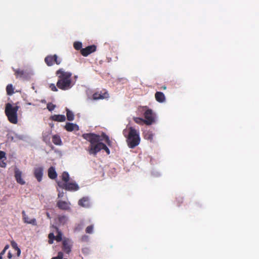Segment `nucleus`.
Returning a JSON list of instances; mask_svg holds the SVG:
<instances>
[{
	"label": "nucleus",
	"mask_w": 259,
	"mask_h": 259,
	"mask_svg": "<svg viewBox=\"0 0 259 259\" xmlns=\"http://www.w3.org/2000/svg\"><path fill=\"white\" fill-rule=\"evenodd\" d=\"M82 137L90 143L88 150L90 155H96L101 150H104L107 155L110 154V151L108 147L103 143L101 138H103L105 143L109 147L112 146V142L108 136L103 133L101 136L94 133L83 134Z\"/></svg>",
	"instance_id": "1"
},
{
	"label": "nucleus",
	"mask_w": 259,
	"mask_h": 259,
	"mask_svg": "<svg viewBox=\"0 0 259 259\" xmlns=\"http://www.w3.org/2000/svg\"><path fill=\"white\" fill-rule=\"evenodd\" d=\"M58 79L56 86L63 91L68 90L73 85L71 80L72 73L65 71L63 68H60L56 72Z\"/></svg>",
	"instance_id": "2"
},
{
	"label": "nucleus",
	"mask_w": 259,
	"mask_h": 259,
	"mask_svg": "<svg viewBox=\"0 0 259 259\" xmlns=\"http://www.w3.org/2000/svg\"><path fill=\"white\" fill-rule=\"evenodd\" d=\"M19 106H13L10 103H7L5 107V114L8 120L13 124H17L18 122L17 112Z\"/></svg>",
	"instance_id": "3"
},
{
	"label": "nucleus",
	"mask_w": 259,
	"mask_h": 259,
	"mask_svg": "<svg viewBox=\"0 0 259 259\" xmlns=\"http://www.w3.org/2000/svg\"><path fill=\"white\" fill-rule=\"evenodd\" d=\"M126 141L127 145L130 148H134L140 143V138L139 134L136 129L132 127L129 128V133Z\"/></svg>",
	"instance_id": "4"
},
{
	"label": "nucleus",
	"mask_w": 259,
	"mask_h": 259,
	"mask_svg": "<svg viewBox=\"0 0 259 259\" xmlns=\"http://www.w3.org/2000/svg\"><path fill=\"white\" fill-rule=\"evenodd\" d=\"M62 61V59L56 54L48 55L45 58V62L48 66H52L55 64L60 65Z\"/></svg>",
	"instance_id": "5"
},
{
	"label": "nucleus",
	"mask_w": 259,
	"mask_h": 259,
	"mask_svg": "<svg viewBox=\"0 0 259 259\" xmlns=\"http://www.w3.org/2000/svg\"><path fill=\"white\" fill-rule=\"evenodd\" d=\"M57 184L60 188L69 191H76L79 188L76 183L73 182L63 183V182H58Z\"/></svg>",
	"instance_id": "6"
},
{
	"label": "nucleus",
	"mask_w": 259,
	"mask_h": 259,
	"mask_svg": "<svg viewBox=\"0 0 259 259\" xmlns=\"http://www.w3.org/2000/svg\"><path fill=\"white\" fill-rule=\"evenodd\" d=\"M145 118V124L149 125H151L155 121V116L154 113L151 109H147L144 113Z\"/></svg>",
	"instance_id": "7"
},
{
	"label": "nucleus",
	"mask_w": 259,
	"mask_h": 259,
	"mask_svg": "<svg viewBox=\"0 0 259 259\" xmlns=\"http://www.w3.org/2000/svg\"><path fill=\"white\" fill-rule=\"evenodd\" d=\"M96 49L97 47L95 45L89 46L85 48L82 49L80 50V53L82 56L87 57L90 54L95 52Z\"/></svg>",
	"instance_id": "8"
},
{
	"label": "nucleus",
	"mask_w": 259,
	"mask_h": 259,
	"mask_svg": "<svg viewBox=\"0 0 259 259\" xmlns=\"http://www.w3.org/2000/svg\"><path fill=\"white\" fill-rule=\"evenodd\" d=\"M44 168L41 166L36 167L34 168L33 175L37 181L39 182L42 180Z\"/></svg>",
	"instance_id": "9"
},
{
	"label": "nucleus",
	"mask_w": 259,
	"mask_h": 259,
	"mask_svg": "<svg viewBox=\"0 0 259 259\" xmlns=\"http://www.w3.org/2000/svg\"><path fill=\"white\" fill-rule=\"evenodd\" d=\"M14 71L16 78L27 79L29 77V73L24 70L19 69H14Z\"/></svg>",
	"instance_id": "10"
},
{
	"label": "nucleus",
	"mask_w": 259,
	"mask_h": 259,
	"mask_svg": "<svg viewBox=\"0 0 259 259\" xmlns=\"http://www.w3.org/2000/svg\"><path fill=\"white\" fill-rule=\"evenodd\" d=\"M15 178L16 182L20 185H24L25 184V181L22 178V171H20L18 168L15 169Z\"/></svg>",
	"instance_id": "11"
},
{
	"label": "nucleus",
	"mask_w": 259,
	"mask_h": 259,
	"mask_svg": "<svg viewBox=\"0 0 259 259\" xmlns=\"http://www.w3.org/2000/svg\"><path fill=\"white\" fill-rule=\"evenodd\" d=\"M70 203L62 200H58L57 202V206L61 210H68L70 209Z\"/></svg>",
	"instance_id": "12"
},
{
	"label": "nucleus",
	"mask_w": 259,
	"mask_h": 259,
	"mask_svg": "<svg viewBox=\"0 0 259 259\" xmlns=\"http://www.w3.org/2000/svg\"><path fill=\"white\" fill-rule=\"evenodd\" d=\"M62 244L63 250L65 252L69 253L71 251V243L70 240L68 239H65L63 241Z\"/></svg>",
	"instance_id": "13"
},
{
	"label": "nucleus",
	"mask_w": 259,
	"mask_h": 259,
	"mask_svg": "<svg viewBox=\"0 0 259 259\" xmlns=\"http://www.w3.org/2000/svg\"><path fill=\"white\" fill-rule=\"evenodd\" d=\"M109 97L108 93L106 91L96 92L93 95L94 100H99L106 99Z\"/></svg>",
	"instance_id": "14"
},
{
	"label": "nucleus",
	"mask_w": 259,
	"mask_h": 259,
	"mask_svg": "<svg viewBox=\"0 0 259 259\" xmlns=\"http://www.w3.org/2000/svg\"><path fill=\"white\" fill-rule=\"evenodd\" d=\"M22 216H23V219L24 222V223L32 225L33 226H36L37 223L36 219L34 218L33 219H30L25 213V212L24 210H23L22 212Z\"/></svg>",
	"instance_id": "15"
},
{
	"label": "nucleus",
	"mask_w": 259,
	"mask_h": 259,
	"mask_svg": "<svg viewBox=\"0 0 259 259\" xmlns=\"http://www.w3.org/2000/svg\"><path fill=\"white\" fill-rule=\"evenodd\" d=\"M78 204L81 207H89L90 206V199L88 197H83L79 200Z\"/></svg>",
	"instance_id": "16"
},
{
	"label": "nucleus",
	"mask_w": 259,
	"mask_h": 259,
	"mask_svg": "<svg viewBox=\"0 0 259 259\" xmlns=\"http://www.w3.org/2000/svg\"><path fill=\"white\" fill-rule=\"evenodd\" d=\"M65 129L68 132H72L74 130L78 131L79 126L76 124L67 122L65 126Z\"/></svg>",
	"instance_id": "17"
},
{
	"label": "nucleus",
	"mask_w": 259,
	"mask_h": 259,
	"mask_svg": "<svg viewBox=\"0 0 259 259\" xmlns=\"http://www.w3.org/2000/svg\"><path fill=\"white\" fill-rule=\"evenodd\" d=\"M156 100L159 103H163L165 101V97L164 94L161 92H157L155 94Z\"/></svg>",
	"instance_id": "18"
},
{
	"label": "nucleus",
	"mask_w": 259,
	"mask_h": 259,
	"mask_svg": "<svg viewBox=\"0 0 259 259\" xmlns=\"http://www.w3.org/2000/svg\"><path fill=\"white\" fill-rule=\"evenodd\" d=\"M48 177L50 179L54 180L57 177V174L55 170V168L53 166H51L48 169Z\"/></svg>",
	"instance_id": "19"
},
{
	"label": "nucleus",
	"mask_w": 259,
	"mask_h": 259,
	"mask_svg": "<svg viewBox=\"0 0 259 259\" xmlns=\"http://www.w3.org/2000/svg\"><path fill=\"white\" fill-rule=\"evenodd\" d=\"M51 119L53 121H58V122H63L66 120V117L64 115H56L55 114L52 115L50 117Z\"/></svg>",
	"instance_id": "20"
},
{
	"label": "nucleus",
	"mask_w": 259,
	"mask_h": 259,
	"mask_svg": "<svg viewBox=\"0 0 259 259\" xmlns=\"http://www.w3.org/2000/svg\"><path fill=\"white\" fill-rule=\"evenodd\" d=\"M52 141L53 143L56 145H61L62 144V140L60 136L57 135H55L53 136Z\"/></svg>",
	"instance_id": "21"
},
{
	"label": "nucleus",
	"mask_w": 259,
	"mask_h": 259,
	"mask_svg": "<svg viewBox=\"0 0 259 259\" xmlns=\"http://www.w3.org/2000/svg\"><path fill=\"white\" fill-rule=\"evenodd\" d=\"M61 182H63V183L68 182L70 180L69 174L66 171H64L61 175Z\"/></svg>",
	"instance_id": "22"
},
{
	"label": "nucleus",
	"mask_w": 259,
	"mask_h": 259,
	"mask_svg": "<svg viewBox=\"0 0 259 259\" xmlns=\"http://www.w3.org/2000/svg\"><path fill=\"white\" fill-rule=\"evenodd\" d=\"M58 222L62 225L65 224L68 221V218L65 215H59L58 217Z\"/></svg>",
	"instance_id": "23"
},
{
	"label": "nucleus",
	"mask_w": 259,
	"mask_h": 259,
	"mask_svg": "<svg viewBox=\"0 0 259 259\" xmlns=\"http://www.w3.org/2000/svg\"><path fill=\"white\" fill-rule=\"evenodd\" d=\"M66 116L67 119L69 121H72L74 118V113L70 111L68 108H66Z\"/></svg>",
	"instance_id": "24"
},
{
	"label": "nucleus",
	"mask_w": 259,
	"mask_h": 259,
	"mask_svg": "<svg viewBox=\"0 0 259 259\" xmlns=\"http://www.w3.org/2000/svg\"><path fill=\"white\" fill-rule=\"evenodd\" d=\"M7 93L8 95H12L14 94V88L12 84H9L6 87Z\"/></svg>",
	"instance_id": "25"
},
{
	"label": "nucleus",
	"mask_w": 259,
	"mask_h": 259,
	"mask_svg": "<svg viewBox=\"0 0 259 259\" xmlns=\"http://www.w3.org/2000/svg\"><path fill=\"white\" fill-rule=\"evenodd\" d=\"M56 229L57 230V235L55 236V240L57 242H60L62 240V234L57 228H56Z\"/></svg>",
	"instance_id": "26"
},
{
	"label": "nucleus",
	"mask_w": 259,
	"mask_h": 259,
	"mask_svg": "<svg viewBox=\"0 0 259 259\" xmlns=\"http://www.w3.org/2000/svg\"><path fill=\"white\" fill-rule=\"evenodd\" d=\"M134 121L139 124L143 125L145 123V120L140 117H134Z\"/></svg>",
	"instance_id": "27"
},
{
	"label": "nucleus",
	"mask_w": 259,
	"mask_h": 259,
	"mask_svg": "<svg viewBox=\"0 0 259 259\" xmlns=\"http://www.w3.org/2000/svg\"><path fill=\"white\" fill-rule=\"evenodd\" d=\"M73 47L76 50H81L82 48V43L79 41H75L73 44Z\"/></svg>",
	"instance_id": "28"
},
{
	"label": "nucleus",
	"mask_w": 259,
	"mask_h": 259,
	"mask_svg": "<svg viewBox=\"0 0 259 259\" xmlns=\"http://www.w3.org/2000/svg\"><path fill=\"white\" fill-rule=\"evenodd\" d=\"M144 137L145 139L149 140L153 139V135L151 132H147L144 134Z\"/></svg>",
	"instance_id": "29"
},
{
	"label": "nucleus",
	"mask_w": 259,
	"mask_h": 259,
	"mask_svg": "<svg viewBox=\"0 0 259 259\" xmlns=\"http://www.w3.org/2000/svg\"><path fill=\"white\" fill-rule=\"evenodd\" d=\"M55 236L54 235L53 233H50L49 234L48 238L49 239V244H52L53 243V240H55Z\"/></svg>",
	"instance_id": "30"
},
{
	"label": "nucleus",
	"mask_w": 259,
	"mask_h": 259,
	"mask_svg": "<svg viewBox=\"0 0 259 259\" xmlns=\"http://www.w3.org/2000/svg\"><path fill=\"white\" fill-rule=\"evenodd\" d=\"M93 225H90L87 227L85 232L88 234H92L93 232Z\"/></svg>",
	"instance_id": "31"
},
{
	"label": "nucleus",
	"mask_w": 259,
	"mask_h": 259,
	"mask_svg": "<svg viewBox=\"0 0 259 259\" xmlns=\"http://www.w3.org/2000/svg\"><path fill=\"white\" fill-rule=\"evenodd\" d=\"M55 105H54V104H53L52 103H50L47 105V108L50 111H53L55 109Z\"/></svg>",
	"instance_id": "32"
},
{
	"label": "nucleus",
	"mask_w": 259,
	"mask_h": 259,
	"mask_svg": "<svg viewBox=\"0 0 259 259\" xmlns=\"http://www.w3.org/2000/svg\"><path fill=\"white\" fill-rule=\"evenodd\" d=\"M6 160V153L4 151H0V160L3 159Z\"/></svg>",
	"instance_id": "33"
},
{
	"label": "nucleus",
	"mask_w": 259,
	"mask_h": 259,
	"mask_svg": "<svg viewBox=\"0 0 259 259\" xmlns=\"http://www.w3.org/2000/svg\"><path fill=\"white\" fill-rule=\"evenodd\" d=\"M50 88L51 89L52 91H53L54 92L58 91V89H57L56 86L54 83L50 84Z\"/></svg>",
	"instance_id": "34"
},
{
	"label": "nucleus",
	"mask_w": 259,
	"mask_h": 259,
	"mask_svg": "<svg viewBox=\"0 0 259 259\" xmlns=\"http://www.w3.org/2000/svg\"><path fill=\"white\" fill-rule=\"evenodd\" d=\"M11 244L12 247L15 250H16L17 248H19L17 243L14 241H12L11 242Z\"/></svg>",
	"instance_id": "35"
},
{
	"label": "nucleus",
	"mask_w": 259,
	"mask_h": 259,
	"mask_svg": "<svg viewBox=\"0 0 259 259\" xmlns=\"http://www.w3.org/2000/svg\"><path fill=\"white\" fill-rule=\"evenodd\" d=\"M58 259H62L63 257V254L62 252H59L57 256H56Z\"/></svg>",
	"instance_id": "36"
},
{
	"label": "nucleus",
	"mask_w": 259,
	"mask_h": 259,
	"mask_svg": "<svg viewBox=\"0 0 259 259\" xmlns=\"http://www.w3.org/2000/svg\"><path fill=\"white\" fill-rule=\"evenodd\" d=\"M6 250L3 249L0 253V259H3V255L5 253Z\"/></svg>",
	"instance_id": "37"
},
{
	"label": "nucleus",
	"mask_w": 259,
	"mask_h": 259,
	"mask_svg": "<svg viewBox=\"0 0 259 259\" xmlns=\"http://www.w3.org/2000/svg\"><path fill=\"white\" fill-rule=\"evenodd\" d=\"M6 166V163L3 161L0 163V166L2 167H5Z\"/></svg>",
	"instance_id": "38"
},
{
	"label": "nucleus",
	"mask_w": 259,
	"mask_h": 259,
	"mask_svg": "<svg viewBox=\"0 0 259 259\" xmlns=\"http://www.w3.org/2000/svg\"><path fill=\"white\" fill-rule=\"evenodd\" d=\"M17 251V255L18 256H20V253H21V250L19 248H17L16 249Z\"/></svg>",
	"instance_id": "39"
},
{
	"label": "nucleus",
	"mask_w": 259,
	"mask_h": 259,
	"mask_svg": "<svg viewBox=\"0 0 259 259\" xmlns=\"http://www.w3.org/2000/svg\"><path fill=\"white\" fill-rule=\"evenodd\" d=\"M64 195V193L62 192H60L59 193L58 195V196L59 198H61V197H62Z\"/></svg>",
	"instance_id": "40"
},
{
	"label": "nucleus",
	"mask_w": 259,
	"mask_h": 259,
	"mask_svg": "<svg viewBox=\"0 0 259 259\" xmlns=\"http://www.w3.org/2000/svg\"><path fill=\"white\" fill-rule=\"evenodd\" d=\"M12 256H13L12 254L11 253L10 251H9L8 254V257L10 259L12 257Z\"/></svg>",
	"instance_id": "41"
},
{
	"label": "nucleus",
	"mask_w": 259,
	"mask_h": 259,
	"mask_svg": "<svg viewBox=\"0 0 259 259\" xmlns=\"http://www.w3.org/2000/svg\"><path fill=\"white\" fill-rule=\"evenodd\" d=\"M9 248V245L8 244H7L5 246L4 249H5V250H7Z\"/></svg>",
	"instance_id": "42"
},
{
	"label": "nucleus",
	"mask_w": 259,
	"mask_h": 259,
	"mask_svg": "<svg viewBox=\"0 0 259 259\" xmlns=\"http://www.w3.org/2000/svg\"><path fill=\"white\" fill-rule=\"evenodd\" d=\"M161 89H163V90H166V86H162L161 87Z\"/></svg>",
	"instance_id": "43"
},
{
	"label": "nucleus",
	"mask_w": 259,
	"mask_h": 259,
	"mask_svg": "<svg viewBox=\"0 0 259 259\" xmlns=\"http://www.w3.org/2000/svg\"><path fill=\"white\" fill-rule=\"evenodd\" d=\"M51 259H58L56 257H53Z\"/></svg>",
	"instance_id": "44"
},
{
	"label": "nucleus",
	"mask_w": 259,
	"mask_h": 259,
	"mask_svg": "<svg viewBox=\"0 0 259 259\" xmlns=\"http://www.w3.org/2000/svg\"><path fill=\"white\" fill-rule=\"evenodd\" d=\"M47 215L48 217H49V214L48 213H47Z\"/></svg>",
	"instance_id": "45"
}]
</instances>
